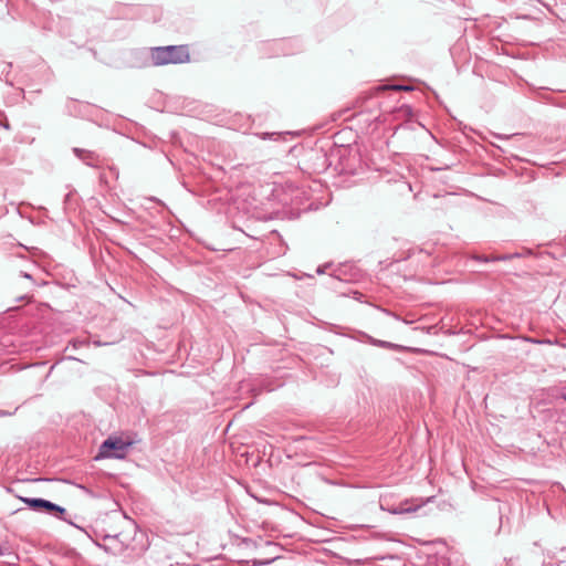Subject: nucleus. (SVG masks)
<instances>
[{
	"label": "nucleus",
	"mask_w": 566,
	"mask_h": 566,
	"mask_svg": "<svg viewBox=\"0 0 566 566\" xmlns=\"http://www.w3.org/2000/svg\"><path fill=\"white\" fill-rule=\"evenodd\" d=\"M154 65L181 64L190 61L187 45L156 46L150 51Z\"/></svg>",
	"instance_id": "obj_1"
},
{
	"label": "nucleus",
	"mask_w": 566,
	"mask_h": 566,
	"mask_svg": "<svg viewBox=\"0 0 566 566\" xmlns=\"http://www.w3.org/2000/svg\"><path fill=\"white\" fill-rule=\"evenodd\" d=\"M129 447L130 443L122 438L109 437L101 444L98 457L123 459Z\"/></svg>",
	"instance_id": "obj_2"
},
{
	"label": "nucleus",
	"mask_w": 566,
	"mask_h": 566,
	"mask_svg": "<svg viewBox=\"0 0 566 566\" xmlns=\"http://www.w3.org/2000/svg\"><path fill=\"white\" fill-rule=\"evenodd\" d=\"M19 499L25 503L31 510L33 511H45L50 514H55L61 520L65 518L63 517L65 513V509L44 499H36V497H23L19 496Z\"/></svg>",
	"instance_id": "obj_3"
},
{
	"label": "nucleus",
	"mask_w": 566,
	"mask_h": 566,
	"mask_svg": "<svg viewBox=\"0 0 566 566\" xmlns=\"http://www.w3.org/2000/svg\"><path fill=\"white\" fill-rule=\"evenodd\" d=\"M122 535V533L115 535H105L104 539L109 542V544L104 546L105 551L111 552L114 555L123 553L127 545L123 539H120Z\"/></svg>",
	"instance_id": "obj_4"
},
{
	"label": "nucleus",
	"mask_w": 566,
	"mask_h": 566,
	"mask_svg": "<svg viewBox=\"0 0 566 566\" xmlns=\"http://www.w3.org/2000/svg\"><path fill=\"white\" fill-rule=\"evenodd\" d=\"M74 155L84 161L87 166L96 167L98 163V155L92 150L83 149V148H73Z\"/></svg>",
	"instance_id": "obj_5"
},
{
	"label": "nucleus",
	"mask_w": 566,
	"mask_h": 566,
	"mask_svg": "<svg viewBox=\"0 0 566 566\" xmlns=\"http://www.w3.org/2000/svg\"><path fill=\"white\" fill-rule=\"evenodd\" d=\"M511 258H512V255L504 254V255H496V256H492V258L484 256L482 260L485 261V262H489V261L509 260Z\"/></svg>",
	"instance_id": "obj_6"
},
{
	"label": "nucleus",
	"mask_w": 566,
	"mask_h": 566,
	"mask_svg": "<svg viewBox=\"0 0 566 566\" xmlns=\"http://www.w3.org/2000/svg\"><path fill=\"white\" fill-rule=\"evenodd\" d=\"M371 343L374 345H377L379 347H382V348H391L394 345L389 342H386V340H376V339H373Z\"/></svg>",
	"instance_id": "obj_7"
},
{
	"label": "nucleus",
	"mask_w": 566,
	"mask_h": 566,
	"mask_svg": "<svg viewBox=\"0 0 566 566\" xmlns=\"http://www.w3.org/2000/svg\"><path fill=\"white\" fill-rule=\"evenodd\" d=\"M395 88H397V90H410V88H409V87H407V86H395Z\"/></svg>",
	"instance_id": "obj_8"
},
{
	"label": "nucleus",
	"mask_w": 566,
	"mask_h": 566,
	"mask_svg": "<svg viewBox=\"0 0 566 566\" xmlns=\"http://www.w3.org/2000/svg\"><path fill=\"white\" fill-rule=\"evenodd\" d=\"M23 276L27 279H31V276L28 273H24Z\"/></svg>",
	"instance_id": "obj_9"
},
{
	"label": "nucleus",
	"mask_w": 566,
	"mask_h": 566,
	"mask_svg": "<svg viewBox=\"0 0 566 566\" xmlns=\"http://www.w3.org/2000/svg\"><path fill=\"white\" fill-rule=\"evenodd\" d=\"M2 555H3V549H2V547L0 546V556H2Z\"/></svg>",
	"instance_id": "obj_10"
},
{
	"label": "nucleus",
	"mask_w": 566,
	"mask_h": 566,
	"mask_svg": "<svg viewBox=\"0 0 566 566\" xmlns=\"http://www.w3.org/2000/svg\"><path fill=\"white\" fill-rule=\"evenodd\" d=\"M563 399L566 401V391L563 394Z\"/></svg>",
	"instance_id": "obj_11"
},
{
	"label": "nucleus",
	"mask_w": 566,
	"mask_h": 566,
	"mask_svg": "<svg viewBox=\"0 0 566 566\" xmlns=\"http://www.w3.org/2000/svg\"><path fill=\"white\" fill-rule=\"evenodd\" d=\"M4 415H6V412H4V411H0V416H4Z\"/></svg>",
	"instance_id": "obj_12"
}]
</instances>
